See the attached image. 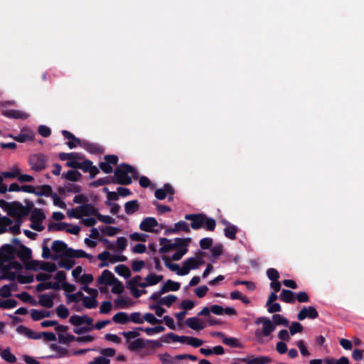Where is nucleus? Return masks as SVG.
I'll return each mask as SVG.
<instances>
[{
	"mask_svg": "<svg viewBox=\"0 0 364 364\" xmlns=\"http://www.w3.org/2000/svg\"><path fill=\"white\" fill-rule=\"evenodd\" d=\"M163 259L166 262V265L172 271L176 272L178 275L182 276V267L179 264L170 262V259L166 256L163 257Z\"/></svg>",
	"mask_w": 364,
	"mask_h": 364,
	"instance_id": "46",
	"label": "nucleus"
},
{
	"mask_svg": "<svg viewBox=\"0 0 364 364\" xmlns=\"http://www.w3.org/2000/svg\"><path fill=\"white\" fill-rule=\"evenodd\" d=\"M51 248L54 252L61 253L62 255L63 252H66L70 247H68L67 244L63 241L55 240L53 242Z\"/></svg>",
	"mask_w": 364,
	"mask_h": 364,
	"instance_id": "30",
	"label": "nucleus"
},
{
	"mask_svg": "<svg viewBox=\"0 0 364 364\" xmlns=\"http://www.w3.org/2000/svg\"><path fill=\"white\" fill-rule=\"evenodd\" d=\"M185 323L190 328L195 331L203 330L205 328L203 322L196 316L187 318L185 321Z\"/></svg>",
	"mask_w": 364,
	"mask_h": 364,
	"instance_id": "19",
	"label": "nucleus"
},
{
	"mask_svg": "<svg viewBox=\"0 0 364 364\" xmlns=\"http://www.w3.org/2000/svg\"><path fill=\"white\" fill-rule=\"evenodd\" d=\"M55 295H53L52 296L47 294H41L38 296V303L41 306L50 309L53 306L54 302H53V297Z\"/></svg>",
	"mask_w": 364,
	"mask_h": 364,
	"instance_id": "27",
	"label": "nucleus"
},
{
	"mask_svg": "<svg viewBox=\"0 0 364 364\" xmlns=\"http://www.w3.org/2000/svg\"><path fill=\"white\" fill-rule=\"evenodd\" d=\"M204 253L199 252L194 257H191L183 262V276L186 275L189 273L190 270L198 269L200 266L205 264V260L203 259Z\"/></svg>",
	"mask_w": 364,
	"mask_h": 364,
	"instance_id": "2",
	"label": "nucleus"
},
{
	"mask_svg": "<svg viewBox=\"0 0 364 364\" xmlns=\"http://www.w3.org/2000/svg\"><path fill=\"white\" fill-rule=\"evenodd\" d=\"M158 225V222L154 218H144L139 225L140 230L145 232H152L153 228Z\"/></svg>",
	"mask_w": 364,
	"mask_h": 364,
	"instance_id": "15",
	"label": "nucleus"
},
{
	"mask_svg": "<svg viewBox=\"0 0 364 364\" xmlns=\"http://www.w3.org/2000/svg\"><path fill=\"white\" fill-rule=\"evenodd\" d=\"M2 114L9 118L13 119H26L27 114L22 111L16 109H6L2 111Z\"/></svg>",
	"mask_w": 364,
	"mask_h": 364,
	"instance_id": "28",
	"label": "nucleus"
},
{
	"mask_svg": "<svg viewBox=\"0 0 364 364\" xmlns=\"http://www.w3.org/2000/svg\"><path fill=\"white\" fill-rule=\"evenodd\" d=\"M116 279L114 275L108 269L102 271L101 275L97 278V283L100 285H112L113 281Z\"/></svg>",
	"mask_w": 364,
	"mask_h": 364,
	"instance_id": "13",
	"label": "nucleus"
},
{
	"mask_svg": "<svg viewBox=\"0 0 364 364\" xmlns=\"http://www.w3.org/2000/svg\"><path fill=\"white\" fill-rule=\"evenodd\" d=\"M65 256H68L70 257L73 258H87L89 259H91L92 258V256L90 254L86 253L82 250H74L71 247H70L67 252H65Z\"/></svg>",
	"mask_w": 364,
	"mask_h": 364,
	"instance_id": "22",
	"label": "nucleus"
},
{
	"mask_svg": "<svg viewBox=\"0 0 364 364\" xmlns=\"http://www.w3.org/2000/svg\"><path fill=\"white\" fill-rule=\"evenodd\" d=\"M159 357L162 364H180L179 361L182 360V354L173 357L166 353L164 354H159Z\"/></svg>",
	"mask_w": 364,
	"mask_h": 364,
	"instance_id": "16",
	"label": "nucleus"
},
{
	"mask_svg": "<svg viewBox=\"0 0 364 364\" xmlns=\"http://www.w3.org/2000/svg\"><path fill=\"white\" fill-rule=\"evenodd\" d=\"M180 287L181 284L179 282H173L171 279H168L161 287L162 292L166 293L170 291H177L180 289Z\"/></svg>",
	"mask_w": 364,
	"mask_h": 364,
	"instance_id": "33",
	"label": "nucleus"
},
{
	"mask_svg": "<svg viewBox=\"0 0 364 364\" xmlns=\"http://www.w3.org/2000/svg\"><path fill=\"white\" fill-rule=\"evenodd\" d=\"M34 138L33 134H23L20 133L18 135L14 137V139L20 143H23L27 141H33Z\"/></svg>",
	"mask_w": 364,
	"mask_h": 364,
	"instance_id": "58",
	"label": "nucleus"
},
{
	"mask_svg": "<svg viewBox=\"0 0 364 364\" xmlns=\"http://www.w3.org/2000/svg\"><path fill=\"white\" fill-rule=\"evenodd\" d=\"M120 229L117 227L107 226L100 229V231L107 236H114L120 232Z\"/></svg>",
	"mask_w": 364,
	"mask_h": 364,
	"instance_id": "54",
	"label": "nucleus"
},
{
	"mask_svg": "<svg viewBox=\"0 0 364 364\" xmlns=\"http://www.w3.org/2000/svg\"><path fill=\"white\" fill-rule=\"evenodd\" d=\"M23 264L26 269L37 271L38 269H40L39 267L41 266V262L38 260L28 259L25 261Z\"/></svg>",
	"mask_w": 364,
	"mask_h": 364,
	"instance_id": "52",
	"label": "nucleus"
},
{
	"mask_svg": "<svg viewBox=\"0 0 364 364\" xmlns=\"http://www.w3.org/2000/svg\"><path fill=\"white\" fill-rule=\"evenodd\" d=\"M77 210H80L82 216L95 215L97 218V213H100L98 209L91 203H86L76 207Z\"/></svg>",
	"mask_w": 364,
	"mask_h": 364,
	"instance_id": "12",
	"label": "nucleus"
},
{
	"mask_svg": "<svg viewBox=\"0 0 364 364\" xmlns=\"http://www.w3.org/2000/svg\"><path fill=\"white\" fill-rule=\"evenodd\" d=\"M58 341L60 343L67 344L73 341H75V336L71 334H67L66 336L59 333Z\"/></svg>",
	"mask_w": 364,
	"mask_h": 364,
	"instance_id": "63",
	"label": "nucleus"
},
{
	"mask_svg": "<svg viewBox=\"0 0 364 364\" xmlns=\"http://www.w3.org/2000/svg\"><path fill=\"white\" fill-rule=\"evenodd\" d=\"M279 299L285 303L294 304L296 301L295 293L289 289H283L279 294Z\"/></svg>",
	"mask_w": 364,
	"mask_h": 364,
	"instance_id": "25",
	"label": "nucleus"
},
{
	"mask_svg": "<svg viewBox=\"0 0 364 364\" xmlns=\"http://www.w3.org/2000/svg\"><path fill=\"white\" fill-rule=\"evenodd\" d=\"M50 348L52 350L56 351L57 353L55 354V356H58V358L68 356L69 354L68 350L67 349L60 347L55 343L50 344Z\"/></svg>",
	"mask_w": 364,
	"mask_h": 364,
	"instance_id": "45",
	"label": "nucleus"
},
{
	"mask_svg": "<svg viewBox=\"0 0 364 364\" xmlns=\"http://www.w3.org/2000/svg\"><path fill=\"white\" fill-rule=\"evenodd\" d=\"M16 332L20 334L25 335L28 338L34 340H38L42 337L41 333L33 331V330L23 325L18 326L16 328Z\"/></svg>",
	"mask_w": 364,
	"mask_h": 364,
	"instance_id": "14",
	"label": "nucleus"
},
{
	"mask_svg": "<svg viewBox=\"0 0 364 364\" xmlns=\"http://www.w3.org/2000/svg\"><path fill=\"white\" fill-rule=\"evenodd\" d=\"M114 183L119 185H130L132 183V178L137 179L139 173L132 166L122 163L117 166L114 171Z\"/></svg>",
	"mask_w": 364,
	"mask_h": 364,
	"instance_id": "1",
	"label": "nucleus"
},
{
	"mask_svg": "<svg viewBox=\"0 0 364 364\" xmlns=\"http://www.w3.org/2000/svg\"><path fill=\"white\" fill-rule=\"evenodd\" d=\"M161 340L165 343H169L170 341L182 343V336H177L173 333H169L162 337Z\"/></svg>",
	"mask_w": 364,
	"mask_h": 364,
	"instance_id": "56",
	"label": "nucleus"
},
{
	"mask_svg": "<svg viewBox=\"0 0 364 364\" xmlns=\"http://www.w3.org/2000/svg\"><path fill=\"white\" fill-rule=\"evenodd\" d=\"M276 328L275 324L270 321L269 318L264 320L262 326V335L264 336H268L272 333Z\"/></svg>",
	"mask_w": 364,
	"mask_h": 364,
	"instance_id": "37",
	"label": "nucleus"
},
{
	"mask_svg": "<svg viewBox=\"0 0 364 364\" xmlns=\"http://www.w3.org/2000/svg\"><path fill=\"white\" fill-rule=\"evenodd\" d=\"M183 343L198 348L203 344V341L196 337L183 336Z\"/></svg>",
	"mask_w": 364,
	"mask_h": 364,
	"instance_id": "38",
	"label": "nucleus"
},
{
	"mask_svg": "<svg viewBox=\"0 0 364 364\" xmlns=\"http://www.w3.org/2000/svg\"><path fill=\"white\" fill-rule=\"evenodd\" d=\"M205 214H187L185 218L191 222V226L193 230H198L203 227Z\"/></svg>",
	"mask_w": 364,
	"mask_h": 364,
	"instance_id": "10",
	"label": "nucleus"
},
{
	"mask_svg": "<svg viewBox=\"0 0 364 364\" xmlns=\"http://www.w3.org/2000/svg\"><path fill=\"white\" fill-rule=\"evenodd\" d=\"M47 160L45 154L39 153L30 156L28 163L32 170L39 172L45 169Z\"/></svg>",
	"mask_w": 364,
	"mask_h": 364,
	"instance_id": "4",
	"label": "nucleus"
},
{
	"mask_svg": "<svg viewBox=\"0 0 364 364\" xmlns=\"http://www.w3.org/2000/svg\"><path fill=\"white\" fill-rule=\"evenodd\" d=\"M223 343L231 348H242V345L238 341L237 338H228L225 336L223 339Z\"/></svg>",
	"mask_w": 364,
	"mask_h": 364,
	"instance_id": "47",
	"label": "nucleus"
},
{
	"mask_svg": "<svg viewBox=\"0 0 364 364\" xmlns=\"http://www.w3.org/2000/svg\"><path fill=\"white\" fill-rule=\"evenodd\" d=\"M239 360L246 364H267L271 363L272 360L269 356L262 355L252 359L247 358H240Z\"/></svg>",
	"mask_w": 364,
	"mask_h": 364,
	"instance_id": "17",
	"label": "nucleus"
},
{
	"mask_svg": "<svg viewBox=\"0 0 364 364\" xmlns=\"http://www.w3.org/2000/svg\"><path fill=\"white\" fill-rule=\"evenodd\" d=\"M18 302L15 299H7L0 301V307L4 309H10L16 307Z\"/></svg>",
	"mask_w": 364,
	"mask_h": 364,
	"instance_id": "59",
	"label": "nucleus"
},
{
	"mask_svg": "<svg viewBox=\"0 0 364 364\" xmlns=\"http://www.w3.org/2000/svg\"><path fill=\"white\" fill-rule=\"evenodd\" d=\"M112 285L113 287L112 289V292L113 294H119L122 293V291H124V286L122 283L119 280H118V279H114Z\"/></svg>",
	"mask_w": 364,
	"mask_h": 364,
	"instance_id": "62",
	"label": "nucleus"
},
{
	"mask_svg": "<svg viewBox=\"0 0 364 364\" xmlns=\"http://www.w3.org/2000/svg\"><path fill=\"white\" fill-rule=\"evenodd\" d=\"M164 277L162 275H156L155 274L151 273L148 274L145 278L146 282L139 284V287L145 288L148 286H153L162 281Z\"/></svg>",
	"mask_w": 364,
	"mask_h": 364,
	"instance_id": "18",
	"label": "nucleus"
},
{
	"mask_svg": "<svg viewBox=\"0 0 364 364\" xmlns=\"http://www.w3.org/2000/svg\"><path fill=\"white\" fill-rule=\"evenodd\" d=\"M62 135L65 138L69 139L67 142V145L70 149H74L77 146H82V141L80 139L76 137L73 134L67 130H63L61 132Z\"/></svg>",
	"mask_w": 364,
	"mask_h": 364,
	"instance_id": "11",
	"label": "nucleus"
},
{
	"mask_svg": "<svg viewBox=\"0 0 364 364\" xmlns=\"http://www.w3.org/2000/svg\"><path fill=\"white\" fill-rule=\"evenodd\" d=\"M81 186L74 183H68L65 188H59L58 192L60 194H64L65 191L68 193H78L81 191Z\"/></svg>",
	"mask_w": 364,
	"mask_h": 364,
	"instance_id": "32",
	"label": "nucleus"
},
{
	"mask_svg": "<svg viewBox=\"0 0 364 364\" xmlns=\"http://www.w3.org/2000/svg\"><path fill=\"white\" fill-rule=\"evenodd\" d=\"M87 151L90 152V154H101L103 152V149L102 146H100L99 144L95 143H91L87 141H82V146Z\"/></svg>",
	"mask_w": 364,
	"mask_h": 364,
	"instance_id": "23",
	"label": "nucleus"
},
{
	"mask_svg": "<svg viewBox=\"0 0 364 364\" xmlns=\"http://www.w3.org/2000/svg\"><path fill=\"white\" fill-rule=\"evenodd\" d=\"M177 299V297L174 295H168L164 297H161L158 301L159 305H166L167 306H171L173 303H174Z\"/></svg>",
	"mask_w": 364,
	"mask_h": 364,
	"instance_id": "51",
	"label": "nucleus"
},
{
	"mask_svg": "<svg viewBox=\"0 0 364 364\" xmlns=\"http://www.w3.org/2000/svg\"><path fill=\"white\" fill-rule=\"evenodd\" d=\"M139 209V204L137 200L127 202L124 204V210L127 215H132Z\"/></svg>",
	"mask_w": 364,
	"mask_h": 364,
	"instance_id": "31",
	"label": "nucleus"
},
{
	"mask_svg": "<svg viewBox=\"0 0 364 364\" xmlns=\"http://www.w3.org/2000/svg\"><path fill=\"white\" fill-rule=\"evenodd\" d=\"M58 158L61 161L68 160V161H69L75 160V161H77V160L84 159L85 156L82 154L78 153V152H70V153L61 152L58 154Z\"/></svg>",
	"mask_w": 364,
	"mask_h": 364,
	"instance_id": "21",
	"label": "nucleus"
},
{
	"mask_svg": "<svg viewBox=\"0 0 364 364\" xmlns=\"http://www.w3.org/2000/svg\"><path fill=\"white\" fill-rule=\"evenodd\" d=\"M216 226L215 220L212 218L207 217L206 215L204 216L203 227L208 231H213Z\"/></svg>",
	"mask_w": 364,
	"mask_h": 364,
	"instance_id": "53",
	"label": "nucleus"
},
{
	"mask_svg": "<svg viewBox=\"0 0 364 364\" xmlns=\"http://www.w3.org/2000/svg\"><path fill=\"white\" fill-rule=\"evenodd\" d=\"M46 218L45 214L41 209L33 208L30 218L31 221L42 222Z\"/></svg>",
	"mask_w": 364,
	"mask_h": 364,
	"instance_id": "42",
	"label": "nucleus"
},
{
	"mask_svg": "<svg viewBox=\"0 0 364 364\" xmlns=\"http://www.w3.org/2000/svg\"><path fill=\"white\" fill-rule=\"evenodd\" d=\"M273 323L276 325H283L287 327L289 324V320L280 314H274L272 316Z\"/></svg>",
	"mask_w": 364,
	"mask_h": 364,
	"instance_id": "55",
	"label": "nucleus"
},
{
	"mask_svg": "<svg viewBox=\"0 0 364 364\" xmlns=\"http://www.w3.org/2000/svg\"><path fill=\"white\" fill-rule=\"evenodd\" d=\"M237 232V228L234 225H228L224 229V234L226 237L230 240H235L236 238V234Z\"/></svg>",
	"mask_w": 364,
	"mask_h": 364,
	"instance_id": "44",
	"label": "nucleus"
},
{
	"mask_svg": "<svg viewBox=\"0 0 364 364\" xmlns=\"http://www.w3.org/2000/svg\"><path fill=\"white\" fill-rule=\"evenodd\" d=\"M69 225L66 223H50L48 225V231H62L64 230L65 228Z\"/></svg>",
	"mask_w": 364,
	"mask_h": 364,
	"instance_id": "50",
	"label": "nucleus"
},
{
	"mask_svg": "<svg viewBox=\"0 0 364 364\" xmlns=\"http://www.w3.org/2000/svg\"><path fill=\"white\" fill-rule=\"evenodd\" d=\"M8 215L21 220L22 218L28 215V211L19 201H13L9 210H8Z\"/></svg>",
	"mask_w": 364,
	"mask_h": 364,
	"instance_id": "6",
	"label": "nucleus"
},
{
	"mask_svg": "<svg viewBox=\"0 0 364 364\" xmlns=\"http://www.w3.org/2000/svg\"><path fill=\"white\" fill-rule=\"evenodd\" d=\"M159 244L161 247L159 249L160 253H166L171 250H175L176 248L182 247V237H178L175 240V242H172L171 240L161 237L159 239Z\"/></svg>",
	"mask_w": 364,
	"mask_h": 364,
	"instance_id": "7",
	"label": "nucleus"
},
{
	"mask_svg": "<svg viewBox=\"0 0 364 364\" xmlns=\"http://www.w3.org/2000/svg\"><path fill=\"white\" fill-rule=\"evenodd\" d=\"M112 320L114 322L125 324L129 321V315L125 312H118L113 317Z\"/></svg>",
	"mask_w": 364,
	"mask_h": 364,
	"instance_id": "41",
	"label": "nucleus"
},
{
	"mask_svg": "<svg viewBox=\"0 0 364 364\" xmlns=\"http://www.w3.org/2000/svg\"><path fill=\"white\" fill-rule=\"evenodd\" d=\"M18 252L16 247L13 245L5 244L0 247V267L2 263L14 259L16 257H18Z\"/></svg>",
	"mask_w": 364,
	"mask_h": 364,
	"instance_id": "3",
	"label": "nucleus"
},
{
	"mask_svg": "<svg viewBox=\"0 0 364 364\" xmlns=\"http://www.w3.org/2000/svg\"><path fill=\"white\" fill-rule=\"evenodd\" d=\"M146 343L142 338H136L134 341L131 342L129 345V350L132 351L137 350L145 348Z\"/></svg>",
	"mask_w": 364,
	"mask_h": 364,
	"instance_id": "43",
	"label": "nucleus"
},
{
	"mask_svg": "<svg viewBox=\"0 0 364 364\" xmlns=\"http://www.w3.org/2000/svg\"><path fill=\"white\" fill-rule=\"evenodd\" d=\"M97 296H85L82 298V304L87 309H95L97 306Z\"/></svg>",
	"mask_w": 364,
	"mask_h": 364,
	"instance_id": "39",
	"label": "nucleus"
},
{
	"mask_svg": "<svg viewBox=\"0 0 364 364\" xmlns=\"http://www.w3.org/2000/svg\"><path fill=\"white\" fill-rule=\"evenodd\" d=\"M39 268L43 271H46L50 273L54 272L57 269L56 265L54 263L49 262H41Z\"/></svg>",
	"mask_w": 364,
	"mask_h": 364,
	"instance_id": "57",
	"label": "nucleus"
},
{
	"mask_svg": "<svg viewBox=\"0 0 364 364\" xmlns=\"http://www.w3.org/2000/svg\"><path fill=\"white\" fill-rule=\"evenodd\" d=\"M115 272L125 279H129L131 277V271L125 264H119L114 267Z\"/></svg>",
	"mask_w": 364,
	"mask_h": 364,
	"instance_id": "35",
	"label": "nucleus"
},
{
	"mask_svg": "<svg viewBox=\"0 0 364 364\" xmlns=\"http://www.w3.org/2000/svg\"><path fill=\"white\" fill-rule=\"evenodd\" d=\"M174 193V190L173 187L168 184L166 183L164 185L163 188H159L156 190L155 191V197L159 200H164L167 194L173 195Z\"/></svg>",
	"mask_w": 364,
	"mask_h": 364,
	"instance_id": "20",
	"label": "nucleus"
},
{
	"mask_svg": "<svg viewBox=\"0 0 364 364\" xmlns=\"http://www.w3.org/2000/svg\"><path fill=\"white\" fill-rule=\"evenodd\" d=\"M56 314L60 318H66L69 316V310L63 304L59 305L56 308Z\"/></svg>",
	"mask_w": 364,
	"mask_h": 364,
	"instance_id": "60",
	"label": "nucleus"
},
{
	"mask_svg": "<svg viewBox=\"0 0 364 364\" xmlns=\"http://www.w3.org/2000/svg\"><path fill=\"white\" fill-rule=\"evenodd\" d=\"M11 242V245L16 247V251L18 252V258L21 262H24L26 260L31 259L32 256L31 250L22 244L18 238L13 237Z\"/></svg>",
	"mask_w": 364,
	"mask_h": 364,
	"instance_id": "5",
	"label": "nucleus"
},
{
	"mask_svg": "<svg viewBox=\"0 0 364 364\" xmlns=\"http://www.w3.org/2000/svg\"><path fill=\"white\" fill-rule=\"evenodd\" d=\"M0 355L6 362L9 363H14L16 362V358L11 353L10 348H7L0 352Z\"/></svg>",
	"mask_w": 364,
	"mask_h": 364,
	"instance_id": "40",
	"label": "nucleus"
},
{
	"mask_svg": "<svg viewBox=\"0 0 364 364\" xmlns=\"http://www.w3.org/2000/svg\"><path fill=\"white\" fill-rule=\"evenodd\" d=\"M52 314V311L46 310L39 311L37 309H32L31 311V316L33 321H40L44 318L50 317Z\"/></svg>",
	"mask_w": 364,
	"mask_h": 364,
	"instance_id": "26",
	"label": "nucleus"
},
{
	"mask_svg": "<svg viewBox=\"0 0 364 364\" xmlns=\"http://www.w3.org/2000/svg\"><path fill=\"white\" fill-rule=\"evenodd\" d=\"M114 183V180L112 176H106L103 178H98L92 182L90 183L91 187H99L101 186L107 185Z\"/></svg>",
	"mask_w": 364,
	"mask_h": 364,
	"instance_id": "36",
	"label": "nucleus"
},
{
	"mask_svg": "<svg viewBox=\"0 0 364 364\" xmlns=\"http://www.w3.org/2000/svg\"><path fill=\"white\" fill-rule=\"evenodd\" d=\"M7 262H8L7 264H4V263H2L1 267H0L1 271H7V270L13 269L20 271L23 268L21 264L19 262L15 260V259L10 260Z\"/></svg>",
	"mask_w": 364,
	"mask_h": 364,
	"instance_id": "29",
	"label": "nucleus"
},
{
	"mask_svg": "<svg viewBox=\"0 0 364 364\" xmlns=\"http://www.w3.org/2000/svg\"><path fill=\"white\" fill-rule=\"evenodd\" d=\"M318 316V313L314 306H304L297 314V318L299 321H303L306 318L310 319H315Z\"/></svg>",
	"mask_w": 364,
	"mask_h": 364,
	"instance_id": "8",
	"label": "nucleus"
},
{
	"mask_svg": "<svg viewBox=\"0 0 364 364\" xmlns=\"http://www.w3.org/2000/svg\"><path fill=\"white\" fill-rule=\"evenodd\" d=\"M36 195L38 196H52V188L49 185H43L40 187V191L36 190Z\"/></svg>",
	"mask_w": 364,
	"mask_h": 364,
	"instance_id": "49",
	"label": "nucleus"
},
{
	"mask_svg": "<svg viewBox=\"0 0 364 364\" xmlns=\"http://www.w3.org/2000/svg\"><path fill=\"white\" fill-rule=\"evenodd\" d=\"M20 173L21 170L17 166H13L10 171L2 172L1 175L5 178H18Z\"/></svg>",
	"mask_w": 364,
	"mask_h": 364,
	"instance_id": "48",
	"label": "nucleus"
},
{
	"mask_svg": "<svg viewBox=\"0 0 364 364\" xmlns=\"http://www.w3.org/2000/svg\"><path fill=\"white\" fill-rule=\"evenodd\" d=\"M60 257L61 259L58 262V267L60 268H65L67 270H70L75 264V261L73 259V257L65 256V252H63V254L60 255Z\"/></svg>",
	"mask_w": 364,
	"mask_h": 364,
	"instance_id": "24",
	"label": "nucleus"
},
{
	"mask_svg": "<svg viewBox=\"0 0 364 364\" xmlns=\"http://www.w3.org/2000/svg\"><path fill=\"white\" fill-rule=\"evenodd\" d=\"M129 321L134 323L141 324L144 323V318L139 312H133L129 316Z\"/></svg>",
	"mask_w": 364,
	"mask_h": 364,
	"instance_id": "64",
	"label": "nucleus"
},
{
	"mask_svg": "<svg viewBox=\"0 0 364 364\" xmlns=\"http://www.w3.org/2000/svg\"><path fill=\"white\" fill-rule=\"evenodd\" d=\"M303 326L299 322H292L289 327V333L291 336L303 331Z\"/></svg>",
	"mask_w": 364,
	"mask_h": 364,
	"instance_id": "61",
	"label": "nucleus"
},
{
	"mask_svg": "<svg viewBox=\"0 0 364 364\" xmlns=\"http://www.w3.org/2000/svg\"><path fill=\"white\" fill-rule=\"evenodd\" d=\"M82 162H78L75 160L67 161L65 166L72 168L81 169L83 172L87 173L90 169L92 165V161L84 158Z\"/></svg>",
	"mask_w": 364,
	"mask_h": 364,
	"instance_id": "9",
	"label": "nucleus"
},
{
	"mask_svg": "<svg viewBox=\"0 0 364 364\" xmlns=\"http://www.w3.org/2000/svg\"><path fill=\"white\" fill-rule=\"evenodd\" d=\"M63 177L70 181L77 182L80 181L82 174L77 170H69L63 174Z\"/></svg>",
	"mask_w": 364,
	"mask_h": 364,
	"instance_id": "34",
	"label": "nucleus"
}]
</instances>
